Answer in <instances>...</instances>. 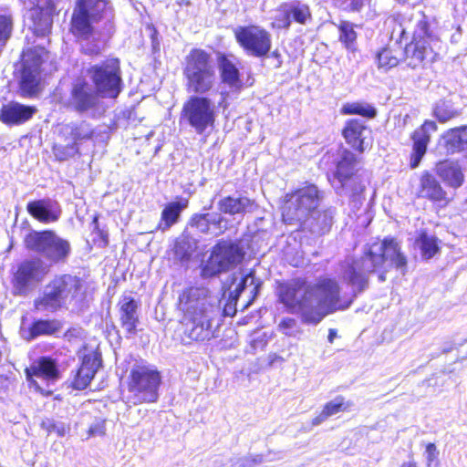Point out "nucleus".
<instances>
[{"instance_id": "obj_58", "label": "nucleus", "mask_w": 467, "mask_h": 467, "mask_svg": "<svg viewBox=\"0 0 467 467\" xmlns=\"http://www.w3.org/2000/svg\"><path fill=\"white\" fill-rule=\"evenodd\" d=\"M51 428L53 429V431H56L57 435L60 436V437L64 436L65 433H66V429L63 426H61L59 428H56L55 425H52Z\"/></svg>"}, {"instance_id": "obj_57", "label": "nucleus", "mask_w": 467, "mask_h": 467, "mask_svg": "<svg viewBox=\"0 0 467 467\" xmlns=\"http://www.w3.org/2000/svg\"><path fill=\"white\" fill-rule=\"evenodd\" d=\"M337 337V330L334 329V328H330L328 330V335H327V340L329 343H333L334 342V339L336 338Z\"/></svg>"}, {"instance_id": "obj_52", "label": "nucleus", "mask_w": 467, "mask_h": 467, "mask_svg": "<svg viewBox=\"0 0 467 467\" xmlns=\"http://www.w3.org/2000/svg\"><path fill=\"white\" fill-rule=\"evenodd\" d=\"M418 29L422 33V36L424 39L430 38L431 36V30L429 21L426 18H423L417 23Z\"/></svg>"}, {"instance_id": "obj_59", "label": "nucleus", "mask_w": 467, "mask_h": 467, "mask_svg": "<svg viewBox=\"0 0 467 467\" xmlns=\"http://www.w3.org/2000/svg\"><path fill=\"white\" fill-rule=\"evenodd\" d=\"M400 467H418V464L414 461H409L402 462Z\"/></svg>"}, {"instance_id": "obj_40", "label": "nucleus", "mask_w": 467, "mask_h": 467, "mask_svg": "<svg viewBox=\"0 0 467 467\" xmlns=\"http://www.w3.org/2000/svg\"><path fill=\"white\" fill-rule=\"evenodd\" d=\"M342 115H358L366 119H374L377 116V109L371 104L355 101L345 103L341 109Z\"/></svg>"}, {"instance_id": "obj_47", "label": "nucleus", "mask_w": 467, "mask_h": 467, "mask_svg": "<svg viewBox=\"0 0 467 467\" xmlns=\"http://www.w3.org/2000/svg\"><path fill=\"white\" fill-rule=\"evenodd\" d=\"M277 11L281 12L280 15L276 16L271 23V27L274 29H289L291 26V19L289 18L285 3H282L278 7Z\"/></svg>"}, {"instance_id": "obj_60", "label": "nucleus", "mask_w": 467, "mask_h": 467, "mask_svg": "<svg viewBox=\"0 0 467 467\" xmlns=\"http://www.w3.org/2000/svg\"><path fill=\"white\" fill-rule=\"evenodd\" d=\"M92 223H93L94 227H99V216L98 215H94L93 216Z\"/></svg>"}, {"instance_id": "obj_61", "label": "nucleus", "mask_w": 467, "mask_h": 467, "mask_svg": "<svg viewBox=\"0 0 467 467\" xmlns=\"http://www.w3.org/2000/svg\"><path fill=\"white\" fill-rule=\"evenodd\" d=\"M259 286H260L259 285H256L254 287V289H253V296H252V297H254V298H255V297H256V296H257V294H258V292H259Z\"/></svg>"}, {"instance_id": "obj_13", "label": "nucleus", "mask_w": 467, "mask_h": 467, "mask_svg": "<svg viewBox=\"0 0 467 467\" xmlns=\"http://www.w3.org/2000/svg\"><path fill=\"white\" fill-rule=\"evenodd\" d=\"M44 60L36 49L24 53L18 92L22 98H36L42 90L41 73Z\"/></svg>"}, {"instance_id": "obj_29", "label": "nucleus", "mask_w": 467, "mask_h": 467, "mask_svg": "<svg viewBox=\"0 0 467 467\" xmlns=\"http://www.w3.org/2000/svg\"><path fill=\"white\" fill-rule=\"evenodd\" d=\"M437 173L448 184L457 189L464 182V174L462 167L456 161L443 160L437 164Z\"/></svg>"}, {"instance_id": "obj_1", "label": "nucleus", "mask_w": 467, "mask_h": 467, "mask_svg": "<svg viewBox=\"0 0 467 467\" xmlns=\"http://www.w3.org/2000/svg\"><path fill=\"white\" fill-rule=\"evenodd\" d=\"M182 77L187 92L192 93L182 104L180 119L197 134L215 126L217 111L213 100L204 96L214 89L217 74L212 54L201 47H192L182 62Z\"/></svg>"}, {"instance_id": "obj_53", "label": "nucleus", "mask_w": 467, "mask_h": 467, "mask_svg": "<svg viewBox=\"0 0 467 467\" xmlns=\"http://www.w3.org/2000/svg\"><path fill=\"white\" fill-rule=\"evenodd\" d=\"M426 452H427V466L430 467L431 462L437 460V448L436 445L432 442H430L426 445Z\"/></svg>"}, {"instance_id": "obj_24", "label": "nucleus", "mask_w": 467, "mask_h": 467, "mask_svg": "<svg viewBox=\"0 0 467 467\" xmlns=\"http://www.w3.org/2000/svg\"><path fill=\"white\" fill-rule=\"evenodd\" d=\"M230 57V54L223 52L217 53L216 59L220 78L221 81L228 87L235 90H241L244 88L241 73Z\"/></svg>"}, {"instance_id": "obj_64", "label": "nucleus", "mask_w": 467, "mask_h": 467, "mask_svg": "<svg viewBox=\"0 0 467 467\" xmlns=\"http://www.w3.org/2000/svg\"><path fill=\"white\" fill-rule=\"evenodd\" d=\"M88 345H83V346L79 348V350H78V353H80L81 351H87V350H88Z\"/></svg>"}, {"instance_id": "obj_32", "label": "nucleus", "mask_w": 467, "mask_h": 467, "mask_svg": "<svg viewBox=\"0 0 467 467\" xmlns=\"http://www.w3.org/2000/svg\"><path fill=\"white\" fill-rule=\"evenodd\" d=\"M187 200H185L184 202H168L161 211V219L157 224V230L165 232L176 223L180 218L182 211L187 206Z\"/></svg>"}, {"instance_id": "obj_15", "label": "nucleus", "mask_w": 467, "mask_h": 467, "mask_svg": "<svg viewBox=\"0 0 467 467\" xmlns=\"http://www.w3.org/2000/svg\"><path fill=\"white\" fill-rule=\"evenodd\" d=\"M47 273L48 268L39 258L24 260L17 265L11 279L13 295L26 296L31 289V284L42 282Z\"/></svg>"}, {"instance_id": "obj_17", "label": "nucleus", "mask_w": 467, "mask_h": 467, "mask_svg": "<svg viewBox=\"0 0 467 467\" xmlns=\"http://www.w3.org/2000/svg\"><path fill=\"white\" fill-rule=\"evenodd\" d=\"M102 355L98 348L85 352L80 357V364L73 375L70 387L76 390L86 389L102 367Z\"/></svg>"}, {"instance_id": "obj_8", "label": "nucleus", "mask_w": 467, "mask_h": 467, "mask_svg": "<svg viewBox=\"0 0 467 467\" xmlns=\"http://www.w3.org/2000/svg\"><path fill=\"white\" fill-rule=\"evenodd\" d=\"M47 287L50 290L34 301V307L55 312L62 308L67 299L73 301L83 294V280L71 274L57 275Z\"/></svg>"}, {"instance_id": "obj_25", "label": "nucleus", "mask_w": 467, "mask_h": 467, "mask_svg": "<svg viewBox=\"0 0 467 467\" xmlns=\"http://www.w3.org/2000/svg\"><path fill=\"white\" fill-rule=\"evenodd\" d=\"M403 59V47L400 42L386 44L375 53L377 67L385 72L398 67Z\"/></svg>"}, {"instance_id": "obj_9", "label": "nucleus", "mask_w": 467, "mask_h": 467, "mask_svg": "<svg viewBox=\"0 0 467 467\" xmlns=\"http://www.w3.org/2000/svg\"><path fill=\"white\" fill-rule=\"evenodd\" d=\"M86 73L102 99H116L123 90L122 71L118 57H109L90 65Z\"/></svg>"}, {"instance_id": "obj_4", "label": "nucleus", "mask_w": 467, "mask_h": 467, "mask_svg": "<svg viewBox=\"0 0 467 467\" xmlns=\"http://www.w3.org/2000/svg\"><path fill=\"white\" fill-rule=\"evenodd\" d=\"M210 297L211 292L205 286L191 285L180 293L176 308L181 313L179 325L183 344L213 338L212 318L208 312Z\"/></svg>"}, {"instance_id": "obj_50", "label": "nucleus", "mask_w": 467, "mask_h": 467, "mask_svg": "<svg viewBox=\"0 0 467 467\" xmlns=\"http://www.w3.org/2000/svg\"><path fill=\"white\" fill-rule=\"evenodd\" d=\"M264 461V457L262 454H257L254 456H248L243 459L241 467H255L262 463Z\"/></svg>"}, {"instance_id": "obj_63", "label": "nucleus", "mask_w": 467, "mask_h": 467, "mask_svg": "<svg viewBox=\"0 0 467 467\" xmlns=\"http://www.w3.org/2000/svg\"><path fill=\"white\" fill-rule=\"evenodd\" d=\"M254 297H251V298L247 301V303L244 305V308H247L250 305H252V303H253V301H254Z\"/></svg>"}, {"instance_id": "obj_34", "label": "nucleus", "mask_w": 467, "mask_h": 467, "mask_svg": "<svg viewBox=\"0 0 467 467\" xmlns=\"http://www.w3.org/2000/svg\"><path fill=\"white\" fill-rule=\"evenodd\" d=\"M439 243V239L430 235L426 230L420 231L414 242L420 251L421 257L425 260L431 259L440 252Z\"/></svg>"}, {"instance_id": "obj_41", "label": "nucleus", "mask_w": 467, "mask_h": 467, "mask_svg": "<svg viewBox=\"0 0 467 467\" xmlns=\"http://www.w3.org/2000/svg\"><path fill=\"white\" fill-rule=\"evenodd\" d=\"M48 249H50V253L47 254V257L55 263L65 262L71 252L69 242L57 237L55 234L52 237Z\"/></svg>"}, {"instance_id": "obj_46", "label": "nucleus", "mask_w": 467, "mask_h": 467, "mask_svg": "<svg viewBox=\"0 0 467 467\" xmlns=\"http://www.w3.org/2000/svg\"><path fill=\"white\" fill-rule=\"evenodd\" d=\"M192 252V244L188 237L179 238L175 241L173 245V253L180 261L189 260Z\"/></svg>"}, {"instance_id": "obj_48", "label": "nucleus", "mask_w": 467, "mask_h": 467, "mask_svg": "<svg viewBox=\"0 0 467 467\" xmlns=\"http://www.w3.org/2000/svg\"><path fill=\"white\" fill-rule=\"evenodd\" d=\"M93 231L96 234V237L93 239V243L99 247H107L109 245L108 233L99 227H94Z\"/></svg>"}, {"instance_id": "obj_42", "label": "nucleus", "mask_w": 467, "mask_h": 467, "mask_svg": "<svg viewBox=\"0 0 467 467\" xmlns=\"http://www.w3.org/2000/svg\"><path fill=\"white\" fill-rule=\"evenodd\" d=\"M223 221V219L221 216L211 221L209 219V213H194L190 218L189 224L198 229L202 234H209L211 232V225H213L219 229V234H222L221 223Z\"/></svg>"}, {"instance_id": "obj_18", "label": "nucleus", "mask_w": 467, "mask_h": 467, "mask_svg": "<svg viewBox=\"0 0 467 467\" xmlns=\"http://www.w3.org/2000/svg\"><path fill=\"white\" fill-rule=\"evenodd\" d=\"M417 198L426 200L439 208L447 207L452 201L441 182L430 171H423L420 176Z\"/></svg>"}, {"instance_id": "obj_31", "label": "nucleus", "mask_w": 467, "mask_h": 467, "mask_svg": "<svg viewBox=\"0 0 467 467\" xmlns=\"http://www.w3.org/2000/svg\"><path fill=\"white\" fill-rule=\"evenodd\" d=\"M62 324L57 319H36L27 328V339L32 340L41 336H52L59 332Z\"/></svg>"}, {"instance_id": "obj_37", "label": "nucleus", "mask_w": 467, "mask_h": 467, "mask_svg": "<svg viewBox=\"0 0 467 467\" xmlns=\"http://www.w3.org/2000/svg\"><path fill=\"white\" fill-rule=\"evenodd\" d=\"M346 274L348 282L352 286H355L358 292H363L368 288V273L361 270L358 260H353L350 264L348 265Z\"/></svg>"}, {"instance_id": "obj_10", "label": "nucleus", "mask_w": 467, "mask_h": 467, "mask_svg": "<svg viewBox=\"0 0 467 467\" xmlns=\"http://www.w3.org/2000/svg\"><path fill=\"white\" fill-rule=\"evenodd\" d=\"M161 382V374L157 368L138 364L130 370L126 386L135 404L154 403L159 400Z\"/></svg>"}, {"instance_id": "obj_35", "label": "nucleus", "mask_w": 467, "mask_h": 467, "mask_svg": "<svg viewBox=\"0 0 467 467\" xmlns=\"http://www.w3.org/2000/svg\"><path fill=\"white\" fill-rule=\"evenodd\" d=\"M291 23L305 26L313 19L310 6L307 4L296 1L293 3H285Z\"/></svg>"}, {"instance_id": "obj_56", "label": "nucleus", "mask_w": 467, "mask_h": 467, "mask_svg": "<svg viewBox=\"0 0 467 467\" xmlns=\"http://www.w3.org/2000/svg\"><path fill=\"white\" fill-rule=\"evenodd\" d=\"M81 53L84 54V55H87V56L93 57V56L99 55L100 50L99 48L98 49H94V48H82L81 49Z\"/></svg>"}, {"instance_id": "obj_28", "label": "nucleus", "mask_w": 467, "mask_h": 467, "mask_svg": "<svg viewBox=\"0 0 467 467\" xmlns=\"http://www.w3.org/2000/svg\"><path fill=\"white\" fill-rule=\"evenodd\" d=\"M218 207L223 213L235 215L252 213L257 209L258 205L254 200L246 196L229 195L219 201Z\"/></svg>"}, {"instance_id": "obj_55", "label": "nucleus", "mask_w": 467, "mask_h": 467, "mask_svg": "<svg viewBox=\"0 0 467 467\" xmlns=\"http://www.w3.org/2000/svg\"><path fill=\"white\" fill-rule=\"evenodd\" d=\"M296 326V319L292 317H285L279 323L281 329H290Z\"/></svg>"}, {"instance_id": "obj_6", "label": "nucleus", "mask_w": 467, "mask_h": 467, "mask_svg": "<svg viewBox=\"0 0 467 467\" xmlns=\"http://www.w3.org/2000/svg\"><path fill=\"white\" fill-rule=\"evenodd\" d=\"M112 16L109 0H76L69 20V32L77 40H89L96 25Z\"/></svg>"}, {"instance_id": "obj_11", "label": "nucleus", "mask_w": 467, "mask_h": 467, "mask_svg": "<svg viewBox=\"0 0 467 467\" xmlns=\"http://www.w3.org/2000/svg\"><path fill=\"white\" fill-rule=\"evenodd\" d=\"M244 251L237 241L219 240L212 248L206 265L202 270L205 277H213L240 264Z\"/></svg>"}, {"instance_id": "obj_14", "label": "nucleus", "mask_w": 467, "mask_h": 467, "mask_svg": "<svg viewBox=\"0 0 467 467\" xmlns=\"http://www.w3.org/2000/svg\"><path fill=\"white\" fill-rule=\"evenodd\" d=\"M24 373L29 388H33L46 397L52 395L53 391L42 388L36 379H42L46 382H55L60 378L57 363L50 356L39 357L24 369Z\"/></svg>"}, {"instance_id": "obj_49", "label": "nucleus", "mask_w": 467, "mask_h": 467, "mask_svg": "<svg viewBox=\"0 0 467 467\" xmlns=\"http://www.w3.org/2000/svg\"><path fill=\"white\" fill-rule=\"evenodd\" d=\"M252 275H253V272H250L249 274H247L242 277V279L240 280V282L238 283V285H236V287L231 294V299L233 301H235V302L238 301L240 296L242 295V293L244 291V289L246 287L247 278L249 276H251Z\"/></svg>"}, {"instance_id": "obj_20", "label": "nucleus", "mask_w": 467, "mask_h": 467, "mask_svg": "<svg viewBox=\"0 0 467 467\" xmlns=\"http://www.w3.org/2000/svg\"><path fill=\"white\" fill-rule=\"evenodd\" d=\"M119 321L124 329L126 337L135 336L140 329V316L138 313L140 303L131 296H122L118 304Z\"/></svg>"}, {"instance_id": "obj_26", "label": "nucleus", "mask_w": 467, "mask_h": 467, "mask_svg": "<svg viewBox=\"0 0 467 467\" xmlns=\"http://www.w3.org/2000/svg\"><path fill=\"white\" fill-rule=\"evenodd\" d=\"M441 138L447 154L461 153L467 157V125L451 128Z\"/></svg>"}, {"instance_id": "obj_12", "label": "nucleus", "mask_w": 467, "mask_h": 467, "mask_svg": "<svg viewBox=\"0 0 467 467\" xmlns=\"http://www.w3.org/2000/svg\"><path fill=\"white\" fill-rule=\"evenodd\" d=\"M239 47L255 57H266L272 48V36L265 28L257 25L239 26L234 29Z\"/></svg>"}, {"instance_id": "obj_23", "label": "nucleus", "mask_w": 467, "mask_h": 467, "mask_svg": "<svg viewBox=\"0 0 467 467\" xmlns=\"http://www.w3.org/2000/svg\"><path fill=\"white\" fill-rule=\"evenodd\" d=\"M432 52L428 40L413 36L410 42L403 47V62L412 68H419L424 65L428 55Z\"/></svg>"}, {"instance_id": "obj_7", "label": "nucleus", "mask_w": 467, "mask_h": 467, "mask_svg": "<svg viewBox=\"0 0 467 467\" xmlns=\"http://www.w3.org/2000/svg\"><path fill=\"white\" fill-rule=\"evenodd\" d=\"M319 191L306 183L285 193L280 204L281 218L285 224L302 223L317 207Z\"/></svg>"}, {"instance_id": "obj_54", "label": "nucleus", "mask_w": 467, "mask_h": 467, "mask_svg": "<svg viewBox=\"0 0 467 467\" xmlns=\"http://www.w3.org/2000/svg\"><path fill=\"white\" fill-rule=\"evenodd\" d=\"M236 305L237 302L231 299V302H228L223 307V315L232 317H234L237 313Z\"/></svg>"}, {"instance_id": "obj_21", "label": "nucleus", "mask_w": 467, "mask_h": 467, "mask_svg": "<svg viewBox=\"0 0 467 467\" xmlns=\"http://www.w3.org/2000/svg\"><path fill=\"white\" fill-rule=\"evenodd\" d=\"M36 111L37 109L35 106L10 101L2 105L0 121L10 127L22 125L31 119Z\"/></svg>"}, {"instance_id": "obj_43", "label": "nucleus", "mask_w": 467, "mask_h": 467, "mask_svg": "<svg viewBox=\"0 0 467 467\" xmlns=\"http://www.w3.org/2000/svg\"><path fill=\"white\" fill-rule=\"evenodd\" d=\"M67 128L69 129V131L67 135L68 136L69 140L76 142L78 146L79 142L88 140L94 136L93 130L89 127V124L85 121L72 124Z\"/></svg>"}, {"instance_id": "obj_51", "label": "nucleus", "mask_w": 467, "mask_h": 467, "mask_svg": "<svg viewBox=\"0 0 467 467\" xmlns=\"http://www.w3.org/2000/svg\"><path fill=\"white\" fill-rule=\"evenodd\" d=\"M88 433L91 436L105 434V420H99L96 421L95 423H93L88 428Z\"/></svg>"}, {"instance_id": "obj_3", "label": "nucleus", "mask_w": 467, "mask_h": 467, "mask_svg": "<svg viewBox=\"0 0 467 467\" xmlns=\"http://www.w3.org/2000/svg\"><path fill=\"white\" fill-rule=\"evenodd\" d=\"M348 149H345L336 163L334 177L339 182V188L345 191L352 202L359 201L366 190L356 165L362 154L372 146V130L364 120L357 118L348 119L340 130Z\"/></svg>"}, {"instance_id": "obj_39", "label": "nucleus", "mask_w": 467, "mask_h": 467, "mask_svg": "<svg viewBox=\"0 0 467 467\" xmlns=\"http://www.w3.org/2000/svg\"><path fill=\"white\" fill-rule=\"evenodd\" d=\"M354 27L355 25L348 20H340L337 26L339 42L350 51H356L358 33Z\"/></svg>"}, {"instance_id": "obj_27", "label": "nucleus", "mask_w": 467, "mask_h": 467, "mask_svg": "<svg viewBox=\"0 0 467 467\" xmlns=\"http://www.w3.org/2000/svg\"><path fill=\"white\" fill-rule=\"evenodd\" d=\"M26 211L34 219L43 223L57 222L61 215V210L58 207L52 209L50 199L28 202Z\"/></svg>"}, {"instance_id": "obj_45", "label": "nucleus", "mask_w": 467, "mask_h": 467, "mask_svg": "<svg viewBox=\"0 0 467 467\" xmlns=\"http://www.w3.org/2000/svg\"><path fill=\"white\" fill-rule=\"evenodd\" d=\"M372 0H331L333 5L348 14L361 13Z\"/></svg>"}, {"instance_id": "obj_38", "label": "nucleus", "mask_w": 467, "mask_h": 467, "mask_svg": "<svg viewBox=\"0 0 467 467\" xmlns=\"http://www.w3.org/2000/svg\"><path fill=\"white\" fill-rule=\"evenodd\" d=\"M60 137L62 141L54 143L52 147L53 154L57 161H67L79 154L76 142L69 141L68 136L65 133H61Z\"/></svg>"}, {"instance_id": "obj_19", "label": "nucleus", "mask_w": 467, "mask_h": 467, "mask_svg": "<svg viewBox=\"0 0 467 467\" xmlns=\"http://www.w3.org/2000/svg\"><path fill=\"white\" fill-rule=\"evenodd\" d=\"M438 130L437 123L432 119H425L410 135L411 151L410 153V167L417 168L425 154L431 140V134Z\"/></svg>"}, {"instance_id": "obj_2", "label": "nucleus", "mask_w": 467, "mask_h": 467, "mask_svg": "<svg viewBox=\"0 0 467 467\" xmlns=\"http://www.w3.org/2000/svg\"><path fill=\"white\" fill-rule=\"evenodd\" d=\"M340 285L332 277H320L311 285L306 278H294L277 286L278 300L289 313L298 314L307 325H317L325 317L348 307L340 303Z\"/></svg>"}, {"instance_id": "obj_5", "label": "nucleus", "mask_w": 467, "mask_h": 467, "mask_svg": "<svg viewBox=\"0 0 467 467\" xmlns=\"http://www.w3.org/2000/svg\"><path fill=\"white\" fill-rule=\"evenodd\" d=\"M364 260L370 263L368 273H377L380 283L387 280L388 262L389 267L400 270L402 274L408 269V257L402 251L399 240L394 236H385L379 242L367 244L361 256V261Z\"/></svg>"}, {"instance_id": "obj_30", "label": "nucleus", "mask_w": 467, "mask_h": 467, "mask_svg": "<svg viewBox=\"0 0 467 467\" xmlns=\"http://www.w3.org/2000/svg\"><path fill=\"white\" fill-rule=\"evenodd\" d=\"M353 406V402L347 400L343 396H337L333 400L324 404L322 410L312 420V425H319L327 418L339 412H348Z\"/></svg>"}, {"instance_id": "obj_33", "label": "nucleus", "mask_w": 467, "mask_h": 467, "mask_svg": "<svg viewBox=\"0 0 467 467\" xmlns=\"http://www.w3.org/2000/svg\"><path fill=\"white\" fill-rule=\"evenodd\" d=\"M52 237H54L53 231H32L26 235L24 244L28 250L44 253L48 249Z\"/></svg>"}, {"instance_id": "obj_44", "label": "nucleus", "mask_w": 467, "mask_h": 467, "mask_svg": "<svg viewBox=\"0 0 467 467\" xmlns=\"http://www.w3.org/2000/svg\"><path fill=\"white\" fill-rule=\"evenodd\" d=\"M14 27L12 13L4 8L0 12V46H5L10 38Z\"/></svg>"}, {"instance_id": "obj_16", "label": "nucleus", "mask_w": 467, "mask_h": 467, "mask_svg": "<svg viewBox=\"0 0 467 467\" xmlns=\"http://www.w3.org/2000/svg\"><path fill=\"white\" fill-rule=\"evenodd\" d=\"M99 98L97 90L92 89L83 77H78L71 83L67 107L78 113H85L97 108Z\"/></svg>"}, {"instance_id": "obj_62", "label": "nucleus", "mask_w": 467, "mask_h": 467, "mask_svg": "<svg viewBox=\"0 0 467 467\" xmlns=\"http://www.w3.org/2000/svg\"><path fill=\"white\" fill-rule=\"evenodd\" d=\"M254 297H251V298L247 301V303L244 305V308H247L250 305H252V303H253V301H254Z\"/></svg>"}, {"instance_id": "obj_22", "label": "nucleus", "mask_w": 467, "mask_h": 467, "mask_svg": "<svg viewBox=\"0 0 467 467\" xmlns=\"http://www.w3.org/2000/svg\"><path fill=\"white\" fill-rule=\"evenodd\" d=\"M57 6L53 0H47L43 6L32 8V31L36 36L48 35L53 25V17L57 15Z\"/></svg>"}, {"instance_id": "obj_36", "label": "nucleus", "mask_w": 467, "mask_h": 467, "mask_svg": "<svg viewBox=\"0 0 467 467\" xmlns=\"http://www.w3.org/2000/svg\"><path fill=\"white\" fill-rule=\"evenodd\" d=\"M461 114V111L453 107V103L447 99H441L437 100L432 106L431 115L440 123H446L453 119H456Z\"/></svg>"}]
</instances>
